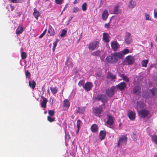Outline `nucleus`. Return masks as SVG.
<instances>
[{"label":"nucleus","mask_w":157,"mask_h":157,"mask_svg":"<svg viewBox=\"0 0 157 157\" xmlns=\"http://www.w3.org/2000/svg\"><path fill=\"white\" fill-rule=\"evenodd\" d=\"M107 121L105 125L110 128H113V126L114 123V117L111 115H107Z\"/></svg>","instance_id":"f03ea898"},{"label":"nucleus","mask_w":157,"mask_h":157,"mask_svg":"<svg viewBox=\"0 0 157 157\" xmlns=\"http://www.w3.org/2000/svg\"><path fill=\"white\" fill-rule=\"evenodd\" d=\"M93 87V85L91 82H86L84 86H83V88L87 91L90 90Z\"/></svg>","instance_id":"9d476101"},{"label":"nucleus","mask_w":157,"mask_h":157,"mask_svg":"<svg viewBox=\"0 0 157 157\" xmlns=\"http://www.w3.org/2000/svg\"><path fill=\"white\" fill-rule=\"evenodd\" d=\"M59 41V40H58V39H56V41L53 43L52 48V50L53 52L55 51L57 44Z\"/></svg>","instance_id":"58836bf2"},{"label":"nucleus","mask_w":157,"mask_h":157,"mask_svg":"<svg viewBox=\"0 0 157 157\" xmlns=\"http://www.w3.org/2000/svg\"><path fill=\"white\" fill-rule=\"evenodd\" d=\"M96 100L97 101L100 100L103 103V105H104V107H106L105 106V103L107 100V98L106 96L105 95H98L96 98Z\"/></svg>","instance_id":"39448f33"},{"label":"nucleus","mask_w":157,"mask_h":157,"mask_svg":"<svg viewBox=\"0 0 157 157\" xmlns=\"http://www.w3.org/2000/svg\"><path fill=\"white\" fill-rule=\"evenodd\" d=\"M66 65H67L69 68H72L73 67V64L72 63L71 61L69 60L68 58L67 59V60L65 63Z\"/></svg>","instance_id":"a878e982"},{"label":"nucleus","mask_w":157,"mask_h":157,"mask_svg":"<svg viewBox=\"0 0 157 157\" xmlns=\"http://www.w3.org/2000/svg\"><path fill=\"white\" fill-rule=\"evenodd\" d=\"M23 31V27L19 26L16 30V33L18 35L21 33Z\"/></svg>","instance_id":"4be33fe9"},{"label":"nucleus","mask_w":157,"mask_h":157,"mask_svg":"<svg viewBox=\"0 0 157 157\" xmlns=\"http://www.w3.org/2000/svg\"><path fill=\"white\" fill-rule=\"evenodd\" d=\"M99 44V42L97 41H94L89 44V48L90 49L94 50L96 48L98 47Z\"/></svg>","instance_id":"6e6552de"},{"label":"nucleus","mask_w":157,"mask_h":157,"mask_svg":"<svg viewBox=\"0 0 157 157\" xmlns=\"http://www.w3.org/2000/svg\"><path fill=\"white\" fill-rule=\"evenodd\" d=\"M139 115L143 118L146 117L149 114V112L148 111L145 109H141L138 112Z\"/></svg>","instance_id":"423d86ee"},{"label":"nucleus","mask_w":157,"mask_h":157,"mask_svg":"<svg viewBox=\"0 0 157 157\" xmlns=\"http://www.w3.org/2000/svg\"><path fill=\"white\" fill-rule=\"evenodd\" d=\"M127 138L126 135H121L119 137L117 143V146L120 147L121 145H125L127 144Z\"/></svg>","instance_id":"7ed1b4c3"},{"label":"nucleus","mask_w":157,"mask_h":157,"mask_svg":"<svg viewBox=\"0 0 157 157\" xmlns=\"http://www.w3.org/2000/svg\"><path fill=\"white\" fill-rule=\"evenodd\" d=\"M82 123V121L79 120L77 121V128H80L81 124Z\"/></svg>","instance_id":"3c124183"},{"label":"nucleus","mask_w":157,"mask_h":157,"mask_svg":"<svg viewBox=\"0 0 157 157\" xmlns=\"http://www.w3.org/2000/svg\"><path fill=\"white\" fill-rule=\"evenodd\" d=\"M87 3L86 2L84 3L82 5V9L83 11H85L86 9Z\"/></svg>","instance_id":"79ce46f5"},{"label":"nucleus","mask_w":157,"mask_h":157,"mask_svg":"<svg viewBox=\"0 0 157 157\" xmlns=\"http://www.w3.org/2000/svg\"><path fill=\"white\" fill-rule=\"evenodd\" d=\"M51 91L53 94H56L57 92L58 88L56 87H52L50 88Z\"/></svg>","instance_id":"2f4dec72"},{"label":"nucleus","mask_w":157,"mask_h":157,"mask_svg":"<svg viewBox=\"0 0 157 157\" xmlns=\"http://www.w3.org/2000/svg\"><path fill=\"white\" fill-rule=\"evenodd\" d=\"M77 0H75L74 2H73V3L74 4H75L76 3H77Z\"/></svg>","instance_id":"69168bd1"},{"label":"nucleus","mask_w":157,"mask_h":157,"mask_svg":"<svg viewBox=\"0 0 157 157\" xmlns=\"http://www.w3.org/2000/svg\"><path fill=\"white\" fill-rule=\"evenodd\" d=\"M152 140L155 144H157V136H152Z\"/></svg>","instance_id":"a19ab883"},{"label":"nucleus","mask_w":157,"mask_h":157,"mask_svg":"<svg viewBox=\"0 0 157 157\" xmlns=\"http://www.w3.org/2000/svg\"><path fill=\"white\" fill-rule=\"evenodd\" d=\"M47 120L49 122H52L55 121V118L52 117L50 116H48Z\"/></svg>","instance_id":"37998d69"},{"label":"nucleus","mask_w":157,"mask_h":157,"mask_svg":"<svg viewBox=\"0 0 157 157\" xmlns=\"http://www.w3.org/2000/svg\"><path fill=\"white\" fill-rule=\"evenodd\" d=\"M70 105V103L68 99H66L63 101V106L65 107H69Z\"/></svg>","instance_id":"c85d7f7f"},{"label":"nucleus","mask_w":157,"mask_h":157,"mask_svg":"<svg viewBox=\"0 0 157 157\" xmlns=\"http://www.w3.org/2000/svg\"><path fill=\"white\" fill-rule=\"evenodd\" d=\"M137 108H143L144 107V103L141 101H138L137 103Z\"/></svg>","instance_id":"7c9ffc66"},{"label":"nucleus","mask_w":157,"mask_h":157,"mask_svg":"<svg viewBox=\"0 0 157 157\" xmlns=\"http://www.w3.org/2000/svg\"><path fill=\"white\" fill-rule=\"evenodd\" d=\"M48 33L49 34L50 36H53L55 34L54 30L51 25H49V29L48 30Z\"/></svg>","instance_id":"bb28decb"},{"label":"nucleus","mask_w":157,"mask_h":157,"mask_svg":"<svg viewBox=\"0 0 157 157\" xmlns=\"http://www.w3.org/2000/svg\"><path fill=\"white\" fill-rule=\"evenodd\" d=\"M48 113L50 116H53L54 115L55 112L53 110H49Z\"/></svg>","instance_id":"09e8293b"},{"label":"nucleus","mask_w":157,"mask_h":157,"mask_svg":"<svg viewBox=\"0 0 157 157\" xmlns=\"http://www.w3.org/2000/svg\"><path fill=\"white\" fill-rule=\"evenodd\" d=\"M50 101L51 102V101L52 102V104L53 102V99H51Z\"/></svg>","instance_id":"338daca9"},{"label":"nucleus","mask_w":157,"mask_h":157,"mask_svg":"<svg viewBox=\"0 0 157 157\" xmlns=\"http://www.w3.org/2000/svg\"><path fill=\"white\" fill-rule=\"evenodd\" d=\"M40 15V13L36 9H33V15L36 20H38V17Z\"/></svg>","instance_id":"6ab92c4d"},{"label":"nucleus","mask_w":157,"mask_h":157,"mask_svg":"<svg viewBox=\"0 0 157 157\" xmlns=\"http://www.w3.org/2000/svg\"><path fill=\"white\" fill-rule=\"evenodd\" d=\"M106 135V132L103 130L101 131L99 133V138L101 140H102L105 138Z\"/></svg>","instance_id":"a211bd4d"},{"label":"nucleus","mask_w":157,"mask_h":157,"mask_svg":"<svg viewBox=\"0 0 157 157\" xmlns=\"http://www.w3.org/2000/svg\"><path fill=\"white\" fill-rule=\"evenodd\" d=\"M154 17L157 19V12H156L155 10H154Z\"/></svg>","instance_id":"bf43d9fd"},{"label":"nucleus","mask_w":157,"mask_h":157,"mask_svg":"<svg viewBox=\"0 0 157 157\" xmlns=\"http://www.w3.org/2000/svg\"><path fill=\"white\" fill-rule=\"evenodd\" d=\"M133 93L136 94H138L140 92V88L139 86L135 87L133 90Z\"/></svg>","instance_id":"b1692460"},{"label":"nucleus","mask_w":157,"mask_h":157,"mask_svg":"<svg viewBox=\"0 0 157 157\" xmlns=\"http://www.w3.org/2000/svg\"><path fill=\"white\" fill-rule=\"evenodd\" d=\"M120 59L117 52L112 54L111 55L107 56L105 58L106 61L110 63H114L117 62Z\"/></svg>","instance_id":"f257e3e1"},{"label":"nucleus","mask_w":157,"mask_h":157,"mask_svg":"<svg viewBox=\"0 0 157 157\" xmlns=\"http://www.w3.org/2000/svg\"><path fill=\"white\" fill-rule=\"evenodd\" d=\"M73 13H76L80 11V9L77 7H74L73 8Z\"/></svg>","instance_id":"a18cd8bd"},{"label":"nucleus","mask_w":157,"mask_h":157,"mask_svg":"<svg viewBox=\"0 0 157 157\" xmlns=\"http://www.w3.org/2000/svg\"><path fill=\"white\" fill-rule=\"evenodd\" d=\"M47 101V100L46 98H43V100L41 103V107L44 108L45 107H46V104Z\"/></svg>","instance_id":"473e14b6"},{"label":"nucleus","mask_w":157,"mask_h":157,"mask_svg":"<svg viewBox=\"0 0 157 157\" xmlns=\"http://www.w3.org/2000/svg\"><path fill=\"white\" fill-rule=\"evenodd\" d=\"M148 63V61L147 59L143 60L142 62V65L143 67H146L147 66V64Z\"/></svg>","instance_id":"c9c22d12"},{"label":"nucleus","mask_w":157,"mask_h":157,"mask_svg":"<svg viewBox=\"0 0 157 157\" xmlns=\"http://www.w3.org/2000/svg\"><path fill=\"white\" fill-rule=\"evenodd\" d=\"M128 115L129 119L131 121H134L136 118V113L134 111L130 110L128 111Z\"/></svg>","instance_id":"1a4fd4ad"},{"label":"nucleus","mask_w":157,"mask_h":157,"mask_svg":"<svg viewBox=\"0 0 157 157\" xmlns=\"http://www.w3.org/2000/svg\"><path fill=\"white\" fill-rule=\"evenodd\" d=\"M150 94L148 92H145L143 94V95L145 98H148L149 97Z\"/></svg>","instance_id":"49530a36"},{"label":"nucleus","mask_w":157,"mask_h":157,"mask_svg":"<svg viewBox=\"0 0 157 157\" xmlns=\"http://www.w3.org/2000/svg\"><path fill=\"white\" fill-rule=\"evenodd\" d=\"M105 27L106 28H108L109 27V23L105 24Z\"/></svg>","instance_id":"052dcab7"},{"label":"nucleus","mask_w":157,"mask_h":157,"mask_svg":"<svg viewBox=\"0 0 157 157\" xmlns=\"http://www.w3.org/2000/svg\"><path fill=\"white\" fill-rule=\"evenodd\" d=\"M121 77L124 80L126 81L127 82H128L129 81L128 78L123 74L121 75Z\"/></svg>","instance_id":"f704fd0d"},{"label":"nucleus","mask_w":157,"mask_h":157,"mask_svg":"<svg viewBox=\"0 0 157 157\" xmlns=\"http://www.w3.org/2000/svg\"><path fill=\"white\" fill-rule=\"evenodd\" d=\"M10 8H11V11H12L14 10V8L13 6H12L11 5H10Z\"/></svg>","instance_id":"e2e57ef3"},{"label":"nucleus","mask_w":157,"mask_h":157,"mask_svg":"<svg viewBox=\"0 0 157 157\" xmlns=\"http://www.w3.org/2000/svg\"><path fill=\"white\" fill-rule=\"evenodd\" d=\"M103 39L106 42H109L110 36L108 33H104L103 34Z\"/></svg>","instance_id":"aec40b11"},{"label":"nucleus","mask_w":157,"mask_h":157,"mask_svg":"<svg viewBox=\"0 0 157 157\" xmlns=\"http://www.w3.org/2000/svg\"><path fill=\"white\" fill-rule=\"evenodd\" d=\"M21 57L22 59H25L26 58L27 55L25 52H22L21 53Z\"/></svg>","instance_id":"8fccbe9b"},{"label":"nucleus","mask_w":157,"mask_h":157,"mask_svg":"<svg viewBox=\"0 0 157 157\" xmlns=\"http://www.w3.org/2000/svg\"><path fill=\"white\" fill-rule=\"evenodd\" d=\"M129 52V50L127 48L124 49L123 50L117 52L119 58H122L124 55Z\"/></svg>","instance_id":"0eeeda50"},{"label":"nucleus","mask_w":157,"mask_h":157,"mask_svg":"<svg viewBox=\"0 0 157 157\" xmlns=\"http://www.w3.org/2000/svg\"><path fill=\"white\" fill-rule=\"evenodd\" d=\"M125 60L128 64H132L133 63V58L131 56H127L125 58Z\"/></svg>","instance_id":"f8f14e48"},{"label":"nucleus","mask_w":157,"mask_h":157,"mask_svg":"<svg viewBox=\"0 0 157 157\" xmlns=\"http://www.w3.org/2000/svg\"><path fill=\"white\" fill-rule=\"evenodd\" d=\"M112 48L114 51L117 50L119 48L118 43L116 41H113L111 43Z\"/></svg>","instance_id":"4468645a"},{"label":"nucleus","mask_w":157,"mask_h":157,"mask_svg":"<svg viewBox=\"0 0 157 157\" xmlns=\"http://www.w3.org/2000/svg\"><path fill=\"white\" fill-rule=\"evenodd\" d=\"M116 91V88L115 86H112L108 89L106 90L107 95L109 97L113 96Z\"/></svg>","instance_id":"20e7f679"},{"label":"nucleus","mask_w":157,"mask_h":157,"mask_svg":"<svg viewBox=\"0 0 157 157\" xmlns=\"http://www.w3.org/2000/svg\"><path fill=\"white\" fill-rule=\"evenodd\" d=\"M98 127L97 125L95 124H92L91 127V129L93 132H97Z\"/></svg>","instance_id":"412c9836"},{"label":"nucleus","mask_w":157,"mask_h":157,"mask_svg":"<svg viewBox=\"0 0 157 157\" xmlns=\"http://www.w3.org/2000/svg\"><path fill=\"white\" fill-rule=\"evenodd\" d=\"M77 113L83 114L85 112L84 109H78V110L76 111Z\"/></svg>","instance_id":"e433bc0d"},{"label":"nucleus","mask_w":157,"mask_h":157,"mask_svg":"<svg viewBox=\"0 0 157 157\" xmlns=\"http://www.w3.org/2000/svg\"><path fill=\"white\" fill-rule=\"evenodd\" d=\"M136 3V2L135 0H131L129 2L128 7L129 8L132 9L135 7Z\"/></svg>","instance_id":"f3484780"},{"label":"nucleus","mask_w":157,"mask_h":157,"mask_svg":"<svg viewBox=\"0 0 157 157\" xmlns=\"http://www.w3.org/2000/svg\"><path fill=\"white\" fill-rule=\"evenodd\" d=\"M56 4L61 5L63 3L64 0H55Z\"/></svg>","instance_id":"c03bdc74"},{"label":"nucleus","mask_w":157,"mask_h":157,"mask_svg":"<svg viewBox=\"0 0 157 157\" xmlns=\"http://www.w3.org/2000/svg\"><path fill=\"white\" fill-rule=\"evenodd\" d=\"M102 112V109H94L93 110L94 114L98 117H99Z\"/></svg>","instance_id":"9b49d317"},{"label":"nucleus","mask_w":157,"mask_h":157,"mask_svg":"<svg viewBox=\"0 0 157 157\" xmlns=\"http://www.w3.org/2000/svg\"><path fill=\"white\" fill-rule=\"evenodd\" d=\"M119 6L118 5H117L114 8L113 13L118 14L120 13V10H119Z\"/></svg>","instance_id":"5701e85b"},{"label":"nucleus","mask_w":157,"mask_h":157,"mask_svg":"<svg viewBox=\"0 0 157 157\" xmlns=\"http://www.w3.org/2000/svg\"><path fill=\"white\" fill-rule=\"evenodd\" d=\"M67 6H68V4H67L65 5V6L63 10V11H64L66 9V8H67Z\"/></svg>","instance_id":"680f3d73"},{"label":"nucleus","mask_w":157,"mask_h":157,"mask_svg":"<svg viewBox=\"0 0 157 157\" xmlns=\"http://www.w3.org/2000/svg\"><path fill=\"white\" fill-rule=\"evenodd\" d=\"M101 55H102V56L100 57L102 61H104V58H105V53L104 52V54H101Z\"/></svg>","instance_id":"4d7b16f0"},{"label":"nucleus","mask_w":157,"mask_h":157,"mask_svg":"<svg viewBox=\"0 0 157 157\" xmlns=\"http://www.w3.org/2000/svg\"><path fill=\"white\" fill-rule=\"evenodd\" d=\"M130 35H131V34H130L128 33V32H126V34H125V37H130Z\"/></svg>","instance_id":"13d9d810"},{"label":"nucleus","mask_w":157,"mask_h":157,"mask_svg":"<svg viewBox=\"0 0 157 157\" xmlns=\"http://www.w3.org/2000/svg\"><path fill=\"white\" fill-rule=\"evenodd\" d=\"M126 86V84L124 82H121L117 86V87L121 90L124 89Z\"/></svg>","instance_id":"2eb2a0df"},{"label":"nucleus","mask_w":157,"mask_h":157,"mask_svg":"<svg viewBox=\"0 0 157 157\" xmlns=\"http://www.w3.org/2000/svg\"><path fill=\"white\" fill-rule=\"evenodd\" d=\"M60 32L61 34H60V36L61 37H63L65 35V34L67 32V31L66 30L63 29Z\"/></svg>","instance_id":"ea45409f"},{"label":"nucleus","mask_w":157,"mask_h":157,"mask_svg":"<svg viewBox=\"0 0 157 157\" xmlns=\"http://www.w3.org/2000/svg\"><path fill=\"white\" fill-rule=\"evenodd\" d=\"M25 75L26 77L29 78L30 77V73L28 71H26Z\"/></svg>","instance_id":"6e6d98bb"},{"label":"nucleus","mask_w":157,"mask_h":157,"mask_svg":"<svg viewBox=\"0 0 157 157\" xmlns=\"http://www.w3.org/2000/svg\"><path fill=\"white\" fill-rule=\"evenodd\" d=\"M84 81L82 80L80 81L79 82L78 85L79 86H84Z\"/></svg>","instance_id":"864d4df0"},{"label":"nucleus","mask_w":157,"mask_h":157,"mask_svg":"<svg viewBox=\"0 0 157 157\" xmlns=\"http://www.w3.org/2000/svg\"><path fill=\"white\" fill-rule=\"evenodd\" d=\"M145 19L146 21H151V18L149 14L147 13H144Z\"/></svg>","instance_id":"72a5a7b5"},{"label":"nucleus","mask_w":157,"mask_h":157,"mask_svg":"<svg viewBox=\"0 0 157 157\" xmlns=\"http://www.w3.org/2000/svg\"><path fill=\"white\" fill-rule=\"evenodd\" d=\"M155 41L157 42V36L155 39Z\"/></svg>","instance_id":"774afa93"},{"label":"nucleus","mask_w":157,"mask_h":157,"mask_svg":"<svg viewBox=\"0 0 157 157\" xmlns=\"http://www.w3.org/2000/svg\"><path fill=\"white\" fill-rule=\"evenodd\" d=\"M132 42L131 37H125V42L127 44H129Z\"/></svg>","instance_id":"4c0bfd02"},{"label":"nucleus","mask_w":157,"mask_h":157,"mask_svg":"<svg viewBox=\"0 0 157 157\" xmlns=\"http://www.w3.org/2000/svg\"><path fill=\"white\" fill-rule=\"evenodd\" d=\"M109 16V13L107 10H105L102 14V18L103 20L105 21L107 19Z\"/></svg>","instance_id":"dca6fc26"},{"label":"nucleus","mask_w":157,"mask_h":157,"mask_svg":"<svg viewBox=\"0 0 157 157\" xmlns=\"http://www.w3.org/2000/svg\"><path fill=\"white\" fill-rule=\"evenodd\" d=\"M107 77L108 79L113 81H115V76L110 72H108L107 74Z\"/></svg>","instance_id":"393cba45"},{"label":"nucleus","mask_w":157,"mask_h":157,"mask_svg":"<svg viewBox=\"0 0 157 157\" xmlns=\"http://www.w3.org/2000/svg\"><path fill=\"white\" fill-rule=\"evenodd\" d=\"M149 91L152 94L154 100H155L156 98L157 99V89L153 88L150 90Z\"/></svg>","instance_id":"ddd939ff"},{"label":"nucleus","mask_w":157,"mask_h":157,"mask_svg":"<svg viewBox=\"0 0 157 157\" xmlns=\"http://www.w3.org/2000/svg\"><path fill=\"white\" fill-rule=\"evenodd\" d=\"M36 84V82L34 80L29 81V85L30 87L33 89H34L35 88Z\"/></svg>","instance_id":"c756f323"},{"label":"nucleus","mask_w":157,"mask_h":157,"mask_svg":"<svg viewBox=\"0 0 157 157\" xmlns=\"http://www.w3.org/2000/svg\"><path fill=\"white\" fill-rule=\"evenodd\" d=\"M80 128H77V132H76V133L77 134H78L79 132V129H80Z\"/></svg>","instance_id":"0e129e2a"},{"label":"nucleus","mask_w":157,"mask_h":157,"mask_svg":"<svg viewBox=\"0 0 157 157\" xmlns=\"http://www.w3.org/2000/svg\"><path fill=\"white\" fill-rule=\"evenodd\" d=\"M104 54V52L102 51H100L98 50L96 51L93 52L92 53V55L93 56H98L100 55L101 54Z\"/></svg>","instance_id":"cd10ccee"},{"label":"nucleus","mask_w":157,"mask_h":157,"mask_svg":"<svg viewBox=\"0 0 157 157\" xmlns=\"http://www.w3.org/2000/svg\"><path fill=\"white\" fill-rule=\"evenodd\" d=\"M65 139L66 140L68 139V140L70 139V135L68 132L67 133L65 132Z\"/></svg>","instance_id":"603ef678"},{"label":"nucleus","mask_w":157,"mask_h":157,"mask_svg":"<svg viewBox=\"0 0 157 157\" xmlns=\"http://www.w3.org/2000/svg\"><path fill=\"white\" fill-rule=\"evenodd\" d=\"M47 31V29H45V30L43 32V33L41 34L39 36V38H41L43 37L44 36L45 34L46 31Z\"/></svg>","instance_id":"5fc2aeb1"},{"label":"nucleus","mask_w":157,"mask_h":157,"mask_svg":"<svg viewBox=\"0 0 157 157\" xmlns=\"http://www.w3.org/2000/svg\"><path fill=\"white\" fill-rule=\"evenodd\" d=\"M24 1V0H11V2L14 3H21Z\"/></svg>","instance_id":"de8ad7c7"}]
</instances>
